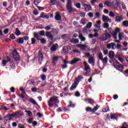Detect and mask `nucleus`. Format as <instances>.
Wrapping results in <instances>:
<instances>
[{"mask_svg":"<svg viewBox=\"0 0 128 128\" xmlns=\"http://www.w3.org/2000/svg\"><path fill=\"white\" fill-rule=\"evenodd\" d=\"M114 34L112 28H109L105 30V33L102 34L100 37L99 40L101 42H106L112 38V34Z\"/></svg>","mask_w":128,"mask_h":128,"instance_id":"nucleus-1","label":"nucleus"},{"mask_svg":"<svg viewBox=\"0 0 128 128\" xmlns=\"http://www.w3.org/2000/svg\"><path fill=\"white\" fill-rule=\"evenodd\" d=\"M60 102V100H58V98L57 96H54L51 97L49 100L48 102V104L49 108H52L56 104H58Z\"/></svg>","mask_w":128,"mask_h":128,"instance_id":"nucleus-2","label":"nucleus"},{"mask_svg":"<svg viewBox=\"0 0 128 128\" xmlns=\"http://www.w3.org/2000/svg\"><path fill=\"white\" fill-rule=\"evenodd\" d=\"M82 78H84V77H82V76H78V78H75L74 80V82L72 84L71 87L70 88V90L71 92H72V90H74V88H76L78 84L80 83V80H82Z\"/></svg>","mask_w":128,"mask_h":128,"instance_id":"nucleus-3","label":"nucleus"},{"mask_svg":"<svg viewBox=\"0 0 128 128\" xmlns=\"http://www.w3.org/2000/svg\"><path fill=\"white\" fill-rule=\"evenodd\" d=\"M100 108V106L98 104H96V106L92 109L90 107H86V112H96Z\"/></svg>","mask_w":128,"mask_h":128,"instance_id":"nucleus-4","label":"nucleus"},{"mask_svg":"<svg viewBox=\"0 0 128 128\" xmlns=\"http://www.w3.org/2000/svg\"><path fill=\"white\" fill-rule=\"evenodd\" d=\"M72 0H67V4L66 6V8L69 12H72Z\"/></svg>","mask_w":128,"mask_h":128,"instance_id":"nucleus-5","label":"nucleus"},{"mask_svg":"<svg viewBox=\"0 0 128 128\" xmlns=\"http://www.w3.org/2000/svg\"><path fill=\"white\" fill-rule=\"evenodd\" d=\"M45 36L48 38L50 40H54V36L52 34V32L50 31H46L45 32Z\"/></svg>","mask_w":128,"mask_h":128,"instance_id":"nucleus-6","label":"nucleus"},{"mask_svg":"<svg viewBox=\"0 0 128 128\" xmlns=\"http://www.w3.org/2000/svg\"><path fill=\"white\" fill-rule=\"evenodd\" d=\"M124 65H122V64H119L118 65H114V67L116 68L118 70L119 72H122L124 71Z\"/></svg>","mask_w":128,"mask_h":128,"instance_id":"nucleus-7","label":"nucleus"},{"mask_svg":"<svg viewBox=\"0 0 128 128\" xmlns=\"http://www.w3.org/2000/svg\"><path fill=\"white\" fill-rule=\"evenodd\" d=\"M102 20L104 22H112V20L110 19L108 16L104 15H102Z\"/></svg>","mask_w":128,"mask_h":128,"instance_id":"nucleus-8","label":"nucleus"},{"mask_svg":"<svg viewBox=\"0 0 128 128\" xmlns=\"http://www.w3.org/2000/svg\"><path fill=\"white\" fill-rule=\"evenodd\" d=\"M24 116L23 114H22L20 112H15L14 114H9V116Z\"/></svg>","mask_w":128,"mask_h":128,"instance_id":"nucleus-9","label":"nucleus"},{"mask_svg":"<svg viewBox=\"0 0 128 128\" xmlns=\"http://www.w3.org/2000/svg\"><path fill=\"white\" fill-rule=\"evenodd\" d=\"M114 46H116V43L114 42H110L107 44L106 48L108 50H114Z\"/></svg>","mask_w":128,"mask_h":128,"instance_id":"nucleus-10","label":"nucleus"},{"mask_svg":"<svg viewBox=\"0 0 128 128\" xmlns=\"http://www.w3.org/2000/svg\"><path fill=\"white\" fill-rule=\"evenodd\" d=\"M58 45L57 44H54L50 48L51 52H56L58 49Z\"/></svg>","mask_w":128,"mask_h":128,"instance_id":"nucleus-11","label":"nucleus"},{"mask_svg":"<svg viewBox=\"0 0 128 128\" xmlns=\"http://www.w3.org/2000/svg\"><path fill=\"white\" fill-rule=\"evenodd\" d=\"M84 70H85V72H88V70H90V66H88V62H84Z\"/></svg>","mask_w":128,"mask_h":128,"instance_id":"nucleus-12","label":"nucleus"},{"mask_svg":"<svg viewBox=\"0 0 128 128\" xmlns=\"http://www.w3.org/2000/svg\"><path fill=\"white\" fill-rule=\"evenodd\" d=\"M16 42L17 44H24V39L22 37H20L18 38L16 40Z\"/></svg>","mask_w":128,"mask_h":128,"instance_id":"nucleus-13","label":"nucleus"},{"mask_svg":"<svg viewBox=\"0 0 128 128\" xmlns=\"http://www.w3.org/2000/svg\"><path fill=\"white\" fill-rule=\"evenodd\" d=\"M38 56L39 62H42V60H44V55H42V52L39 51L38 53Z\"/></svg>","mask_w":128,"mask_h":128,"instance_id":"nucleus-14","label":"nucleus"},{"mask_svg":"<svg viewBox=\"0 0 128 128\" xmlns=\"http://www.w3.org/2000/svg\"><path fill=\"white\" fill-rule=\"evenodd\" d=\"M82 6H84L85 10H86V8H88V10H92V5L88 4H84Z\"/></svg>","mask_w":128,"mask_h":128,"instance_id":"nucleus-15","label":"nucleus"},{"mask_svg":"<svg viewBox=\"0 0 128 128\" xmlns=\"http://www.w3.org/2000/svg\"><path fill=\"white\" fill-rule=\"evenodd\" d=\"M54 19L56 20H62V16L60 14V12H56Z\"/></svg>","mask_w":128,"mask_h":128,"instance_id":"nucleus-16","label":"nucleus"},{"mask_svg":"<svg viewBox=\"0 0 128 128\" xmlns=\"http://www.w3.org/2000/svg\"><path fill=\"white\" fill-rule=\"evenodd\" d=\"M70 50H72V48L70 46H64L62 48V50L64 52H70Z\"/></svg>","mask_w":128,"mask_h":128,"instance_id":"nucleus-17","label":"nucleus"},{"mask_svg":"<svg viewBox=\"0 0 128 128\" xmlns=\"http://www.w3.org/2000/svg\"><path fill=\"white\" fill-rule=\"evenodd\" d=\"M109 58L111 60H114V52L112 50H110L109 52Z\"/></svg>","mask_w":128,"mask_h":128,"instance_id":"nucleus-18","label":"nucleus"},{"mask_svg":"<svg viewBox=\"0 0 128 128\" xmlns=\"http://www.w3.org/2000/svg\"><path fill=\"white\" fill-rule=\"evenodd\" d=\"M124 20V18L122 16H116L115 22H120Z\"/></svg>","mask_w":128,"mask_h":128,"instance_id":"nucleus-19","label":"nucleus"},{"mask_svg":"<svg viewBox=\"0 0 128 128\" xmlns=\"http://www.w3.org/2000/svg\"><path fill=\"white\" fill-rule=\"evenodd\" d=\"M92 26V22H89L86 26L84 28V32L86 30V28H90Z\"/></svg>","mask_w":128,"mask_h":128,"instance_id":"nucleus-20","label":"nucleus"},{"mask_svg":"<svg viewBox=\"0 0 128 128\" xmlns=\"http://www.w3.org/2000/svg\"><path fill=\"white\" fill-rule=\"evenodd\" d=\"M111 120H118V116L116 115V114H110Z\"/></svg>","mask_w":128,"mask_h":128,"instance_id":"nucleus-21","label":"nucleus"},{"mask_svg":"<svg viewBox=\"0 0 128 128\" xmlns=\"http://www.w3.org/2000/svg\"><path fill=\"white\" fill-rule=\"evenodd\" d=\"M112 6H119L120 2L118 0H114L112 1Z\"/></svg>","mask_w":128,"mask_h":128,"instance_id":"nucleus-22","label":"nucleus"},{"mask_svg":"<svg viewBox=\"0 0 128 128\" xmlns=\"http://www.w3.org/2000/svg\"><path fill=\"white\" fill-rule=\"evenodd\" d=\"M80 62V58H76L74 60H72L70 63V64H76V62Z\"/></svg>","mask_w":128,"mask_h":128,"instance_id":"nucleus-23","label":"nucleus"},{"mask_svg":"<svg viewBox=\"0 0 128 128\" xmlns=\"http://www.w3.org/2000/svg\"><path fill=\"white\" fill-rule=\"evenodd\" d=\"M40 16L42 18H46L47 20L50 18V16H48V15L44 14V12L41 13Z\"/></svg>","mask_w":128,"mask_h":128,"instance_id":"nucleus-24","label":"nucleus"},{"mask_svg":"<svg viewBox=\"0 0 128 128\" xmlns=\"http://www.w3.org/2000/svg\"><path fill=\"white\" fill-rule=\"evenodd\" d=\"M14 34L16 36H20L22 34V32H20V30L18 28H17L16 29Z\"/></svg>","mask_w":128,"mask_h":128,"instance_id":"nucleus-25","label":"nucleus"},{"mask_svg":"<svg viewBox=\"0 0 128 128\" xmlns=\"http://www.w3.org/2000/svg\"><path fill=\"white\" fill-rule=\"evenodd\" d=\"M34 37L35 38H36L37 40H40V35L38 34V32H34Z\"/></svg>","mask_w":128,"mask_h":128,"instance_id":"nucleus-26","label":"nucleus"},{"mask_svg":"<svg viewBox=\"0 0 128 128\" xmlns=\"http://www.w3.org/2000/svg\"><path fill=\"white\" fill-rule=\"evenodd\" d=\"M29 102H31V104H35L36 106H38V103L34 98H30L29 99Z\"/></svg>","mask_w":128,"mask_h":128,"instance_id":"nucleus-27","label":"nucleus"},{"mask_svg":"<svg viewBox=\"0 0 128 128\" xmlns=\"http://www.w3.org/2000/svg\"><path fill=\"white\" fill-rule=\"evenodd\" d=\"M10 116V114H8L4 116V118H7L4 120V122H6V120H12V116Z\"/></svg>","mask_w":128,"mask_h":128,"instance_id":"nucleus-28","label":"nucleus"},{"mask_svg":"<svg viewBox=\"0 0 128 128\" xmlns=\"http://www.w3.org/2000/svg\"><path fill=\"white\" fill-rule=\"evenodd\" d=\"M78 46L81 48V50H86V48L87 46L86 44H79L78 45Z\"/></svg>","mask_w":128,"mask_h":128,"instance_id":"nucleus-29","label":"nucleus"},{"mask_svg":"<svg viewBox=\"0 0 128 128\" xmlns=\"http://www.w3.org/2000/svg\"><path fill=\"white\" fill-rule=\"evenodd\" d=\"M60 58V57L58 56H56L53 58L52 63L54 64H56V62H58V58Z\"/></svg>","mask_w":128,"mask_h":128,"instance_id":"nucleus-30","label":"nucleus"},{"mask_svg":"<svg viewBox=\"0 0 128 128\" xmlns=\"http://www.w3.org/2000/svg\"><path fill=\"white\" fill-rule=\"evenodd\" d=\"M58 4V0H50V5L51 6H56Z\"/></svg>","mask_w":128,"mask_h":128,"instance_id":"nucleus-31","label":"nucleus"},{"mask_svg":"<svg viewBox=\"0 0 128 128\" xmlns=\"http://www.w3.org/2000/svg\"><path fill=\"white\" fill-rule=\"evenodd\" d=\"M36 40L35 38H32L31 39V44H28V42H27V44H28V46H32V44H36Z\"/></svg>","mask_w":128,"mask_h":128,"instance_id":"nucleus-32","label":"nucleus"},{"mask_svg":"<svg viewBox=\"0 0 128 128\" xmlns=\"http://www.w3.org/2000/svg\"><path fill=\"white\" fill-rule=\"evenodd\" d=\"M79 38L81 42H86V38L84 37V36H82V34H79Z\"/></svg>","mask_w":128,"mask_h":128,"instance_id":"nucleus-33","label":"nucleus"},{"mask_svg":"<svg viewBox=\"0 0 128 128\" xmlns=\"http://www.w3.org/2000/svg\"><path fill=\"white\" fill-rule=\"evenodd\" d=\"M88 62L90 64H94V56H92L90 58L88 59Z\"/></svg>","mask_w":128,"mask_h":128,"instance_id":"nucleus-34","label":"nucleus"},{"mask_svg":"<svg viewBox=\"0 0 128 128\" xmlns=\"http://www.w3.org/2000/svg\"><path fill=\"white\" fill-rule=\"evenodd\" d=\"M28 82L29 84V86H34V84L36 83V81L34 80H28Z\"/></svg>","mask_w":128,"mask_h":128,"instance_id":"nucleus-35","label":"nucleus"},{"mask_svg":"<svg viewBox=\"0 0 128 128\" xmlns=\"http://www.w3.org/2000/svg\"><path fill=\"white\" fill-rule=\"evenodd\" d=\"M68 108H74L76 106V104H72V101H69V104L68 106Z\"/></svg>","mask_w":128,"mask_h":128,"instance_id":"nucleus-36","label":"nucleus"},{"mask_svg":"<svg viewBox=\"0 0 128 128\" xmlns=\"http://www.w3.org/2000/svg\"><path fill=\"white\" fill-rule=\"evenodd\" d=\"M101 60L102 61V62L104 64H108V57H105L104 58H103V60Z\"/></svg>","mask_w":128,"mask_h":128,"instance_id":"nucleus-37","label":"nucleus"},{"mask_svg":"<svg viewBox=\"0 0 128 128\" xmlns=\"http://www.w3.org/2000/svg\"><path fill=\"white\" fill-rule=\"evenodd\" d=\"M103 112H110V108L108 106H106L102 109Z\"/></svg>","mask_w":128,"mask_h":128,"instance_id":"nucleus-38","label":"nucleus"},{"mask_svg":"<svg viewBox=\"0 0 128 128\" xmlns=\"http://www.w3.org/2000/svg\"><path fill=\"white\" fill-rule=\"evenodd\" d=\"M12 54L14 56H19L18 53V50H14L12 52Z\"/></svg>","mask_w":128,"mask_h":128,"instance_id":"nucleus-39","label":"nucleus"},{"mask_svg":"<svg viewBox=\"0 0 128 128\" xmlns=\"http://www.w3.org/2000/svg\"><path fill=\"white\" fill-rule=\"evenodd\" d=\"M98 58L99 60H103L104 58V55H102V52H100L98 54Z\"/></svg>","mask_w":128,"mask_h":128,"instance_id":"nucleus-40","label":"nucleus"},{"mask_svg":"<svg viewBox=\"0 0 128 128\" xmlns=\"http://www.w3.org/2000/svg\"><path fill=\"white\" fill-rule=\"evenodd\" d=\"M80 42V40H78V38H73L72 40V44H78V42Z\"/></svg>","mask_w":128,"mask_h":128,"instance_id":"nucleus-41","label":"nucleus"},{"mask_svg":"<svg viewBox=\"0 0 128 128\" xmlns=\"http://www.w3.org/2000/svg\"><path fill=\"white\" fill-rule=\"evenodd\" d=\"M8 62V60H4L2 61V65L3 66H6V64Z\"/></svg>","mask_w":128,"mask_h":128,"instance_id":"nucleus-42","label":"nucleus"},{"mask_svg":"<svg viewBox=\"0 0 128 128\" xmlns=\"http://www.w3.org/2000/svg\"><path fill=\"white\" fill-rule=\"evenodd\" d=\"M104 28H110V24L108 23H104L103 26Z\"/></svg>","mask_w":128,"mask_h":128,"instance_id":"nucleus-43","label":"nucleus"},{"mask_svg":"<svg viewBox=\"0 0 128 128\" xmlns=\"http://www.w3.org/2000/svg\"><path fill=\"white\" fill-rule=\"evenodd\" d=\"M122 24L124 26H126V28H128V20H124L122 22Z\"/></svg>","mask_w":128,"mask_h":128,"instance_id":"nucleus-44","label":"nucleus"},{"mask_svg":"<svg viewBox=\"0 0 128 128\" xmlns=\"http://www.w3.org/2000/svg\"><path fill=\"white\" fill-rule=\"evenodd\" d=\"M41 2L42 0H34V4H35V6H38Z\"/></svg>","mask_w":128,"mask_h":128,"instance_id":"nucleus-45","label":"nucleus"},{"mask_svg":"<svg viewBox=\"0 0 128 128\" xmlns=\"http://www.w3.org/2000/svg\"><path fill=\"white\" fill-rule=\"evenodd\" d=\"M39 34L41 36H46V34H44V30H42L39 32Z\"/></svg>","mask_w":128,"mask_h":128,"instance_id":"nucleus-46","label":"nucleus"},{"mask_svg":"<svg viewBox=\"0 0 128 128\" xmlns=\"http://www.w3.org/2000/svg\"><path fill=\"white\" fill-rule=\"evenodd\" d=\"M25 112H26L28 116H32V111H28L26 110H25Z\"/></svg>","mask_w":128,"mask_h":128,"instance_id":"nucleus-47","label":"nucleus"},{"mask_svg":"<svg viewBox=\"0 0 128 128\" xmlns=\"http://www.w3.org/2000/svg\"><path fill=\"white\" fill-rule=\"evenodd\" d=\"M10 66H11V68H16V64H14V62L12 61L10 62Z\"/></svg>","mask_w":128,"mask_h":128,"instance_id":"nucleus-48","label":"nucleus"},{"mask_svg":"<svg viewBox=\"0 0 128 128\" xmlns=\"http://www.w3.org/2000/svg\"><path fill=\"white\" fill-rule=\"evenodd\" d=\"M88 102L90 104H94V101L92 100V99L88 98Z\"/></svg>","mask_w":128,"mask_h":128,"instance_id":"nucleus-49","label":"nucleus"},{"mask_svg":"<svg viewBox=\"0 0 128 128\" xmlns=\"http://www.w3.org/2000/svg\"><path fill=\"white\" fill-rule=\"evenodd\" d=\"M40 42L43 44H46V40L44 38L40 39Z\"/></svg>","mask_w":128,"mask_h":128,"instance_id":"nucleus-50","label":"nucleus"},{"mask_svg":"<svg viewBox=\"0 0 128 128\" xmlns=\"http://www.w3.org/2000/svg\"><path fill=\"white\" fill-rule=\"evenodd\" d=\"M104 4H106V6H110H110H112V3H110V2H109L108 1H106Z\"/></svg>","mask_w":128,"mask_h":128,"instance_id":"nucleus-51","label":"nucleus"},{"mask_svg":"<svg viewBox=\"0 0 128 128\" xmlns=\"http://www.w3.org/2000/svg\"><path fill=\"white\" fill-rule=\"evenodd\" d=\"M22 38L23 39V40H30V37L28 36H24Z\"/></svg>","mask_w":128,"mask_h":128,"instance_id":"nucleus-52","label":"nucleus"},{"mask_svg":"<svg viewBox=\"0 0 128 128\" xmlns=\"http://www.w3.org/2000/svg\"><path fill=\"white\" fill-rule=\"evenodd\" d=\"M112 34V36L114 37V40H116V38H118V34L117 33H113Z\"/></svg>","mask_w":128,"mask_h":128,"instance_id":"nucleus-53","label":"nucleus"},{"mask_svg":"<svg viewBox=\"0 0 128 128\" xmlns=\"http://www.w3.org/2000/svg\"><path fill=\"white\" fill-rule=\"evenodd\" d=\"M20 55L19 56H13L14 60H16V62H18V60H20Z\"/></svg>","mask_w":128,"mask_h":128,"instance_id":"nucleus-54","label":"nucleus"},{"mask_svg":"<svg viewBox=\"0 0 128 128\" xmlns=\"http://www.w3.org/2000/svg\"><path fill=\"white\" fill-rule=\"evenodd\" d=\"M109 16H110L111 18H114V13L112 12H110L109 13Z\"/></svg>","mask_w":128,"mask_h":128,"instance_id":"nucleus-55","label":"nucleus"},{"mask_svg":"<svg viewBox=\"0 0 128 128\" xmlns=\"http://www.w3.org/2000/svg\"><path fill=\"white\" fill-rule=\"evenodd\" d=\"M120 32V28H115V32L114 33L117 34H118V33Z\"/></svg>","mask_w":128,"mask_h":128,"instance_id":"nucleus-56","label":"nucleus"},{"mask_svg":"<svg viewBox=\"0 0 128 128\" xmlns=\"http://www.w3.org/2000/svg\"><path fill=\"white\" fill-rule=\"evenodd\" d=\"M46 75L44 74L41 76V80H46Z\"/></svg>","mask_w":128,"mask_h":128,"instance_id":"nucleus-57","label":"nucleus"},{"mask_svg":"<svg viewBox=\"0 0 128 128\" xmlns=\"http://www.w3.org/2000/svg\"><path fill=\"white\" fill-rule=\"evenodd\" d=\"M10 38H11L12 40H14L16 38V36H14V34H11L10 35Z\"/></svg>","mask_w":128,"mask_h":128,"instance_id":"nucleus-58","label":"nucleus"},{"mask_svg":"<svg viewBox=\"0 0 128 128\" xmlns=\"http://www.w3.org/2000/svg\"><path fill=\"white\" fill-rule=\"evenodd\" d=\"M122 56V54L121 52H117L116 56V58H120V56Z\"/></svg>","mask_w":128,"mask_h":128,"instance_id":"nucleus-59","label":"nucleus"},{"mask_svg":"<svg viewBox=\"0 0 128 128\" xmlns=\"http://www.w3.org/2000/svg\"><path fill=\"white\" fill-rule=\"evenodd\" d=\"M10 30L8 28H6L4 30V32L5 34H8Z\"/></svg>","mask_w":128,"mask_h":128,"instance_id":"nucleus-60","label":"nucleus"},{"mask_svg":"<svg viewBox=\"0 0 128 128\" xmlns=\"http://www.w3.org/2000/svg\"><path fill=\"white\" fill-rule=\"evenodd\" d=\"M34 120V118H30L28 120V124H32Z\"/></svg>","mask_w":128,"mask_h":128,"instance_id":"nucleus-61","label":"nucleus"},{"mask_svg":"<svg viewBox=\"0 0 128 128\" xmlns=\"http://www.w3.org/2000/svg\"><path fill=\"white\" fill-rule=\"evenodd\" d=\"M75 6L77 8H80V3H77L76 4Z\"/></svg>","mask_w":128,"mask_h":128,"instance_id":"nucleus-62","label":"nucleus"},{"mask_svg":"<svg viewBox=\"0 0 128 128\" xmlns=\"http://www.w3.org/2000/svg\"><path fill=\"white\" fill-rule=\"evenodd\" d=\"M37 8H38V10H44V7L37 6Z\"/></svg>","mask_w":128,"mask_h":128,"instance_id":"nucleus-63","label":"nucleus"},{"mask_svg":"<svg viewBox=\"0 0 128 128\" xmlns=\"http://www.w3.org/2000/svg\"><path fill=\"white\" fill-rule=\"evenodd\" d=\"M52 28H50V26H47L46 28H45V30H50Z\"/></svg>","mask_w":128,"mask_h":128,"instance_id":"nucleus-64","label":"nucleus"}]
</instances>
